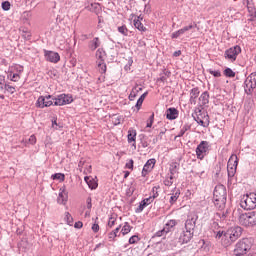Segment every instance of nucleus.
<instances>
[{
  "instance_id": "nucleus-1",
  "label": "nucleus",
  "mask_w": 256,
  "mask_h": 256,
  "mask_svg": "<svg viewBox=\"0 0 256 256\" xmlns=\"http://www.w3.org/2000/svg\"><path fill=\"white\" fill-rule=\"evenodd\" d=\"M214 205L217 209H225L227 204V188L225 185L218 184L213 192Z\"/></svg>"
},
{
  "instance_id": "nucleus-2",
  "label": "nucleus",
  "mask_w": 256,
  "mask_h": 256,
  "mask_svg": "<svg viewBox=\"0 0 256 256\" xmlns=\"http://www.w3.org/2000/svg\"><path fill=\"white\" fill-rule=\"evenodd\" d=\"M243 234V228L240 226H234L229 228L226 232H224L223 238H222V245L223 247H230V245H233L239 237Z\"/></svg>"
},
{
  "instance_id": "nucleus-3",
  "label": "nucleus",
  "mask_w": 256,
  "mask_h": 256,
  "mask_svg": "<svg viewBox=\"0 0 256 256\" xmlns=\"http://www.w3.org/2000/svg\"><path fill=\"white\" fill-rule=\"evenodd\" d=\"M239 225L242 227H256V211L242 213L238 217Z\"/></svg>"
},
{
  "instance_id": "nucleus-4",
  "label": "nucleus",
  "mask_w": 256,
  "mask_h": 256,
  "mask_svg": "<svg viewBox=\"0 0 256 256\" xmlns=\"http://www.w3.org/2000/svg\"><path fill=\"white\" fill-rule=\"evenodd\" d=\"M252 243L251 239L249 238H243L240 240L234 249V255L235 256H249L247 253L251 251Z\"/></svg>"
},
{
  "instance_id": "nucleus-5",
  "label": "nucleus",
  "mask_w": 256,
  "mask_h": 256,
  "mask_svg": "<svg viewBox=\"0 0 256 256\" xmlns=\"http://www.w3.org/2000/svg\"><path fill=\"white\" fill-rule=\"evenodd\" d=\"M240 207L244 211H251L256 208V194L250 193L244 195L240 200Z\"/></svg>"
},
{
  "instance_id": "nucleus-6",
  "label": "nucleus",
  "mask_w": 256,
  "mask_h": 256,
  "mask_svg": "<svg viewBox=\"0 0 256 256\" xmlns=\"http://www.w3.org/2000/svg\"><path fill=\"white\" fill-rule=\"evenodd\" d=\"M237 165H239V158L237 155L232 154L227 163L228 183L233 182V177H235V173H237Z\"/></svg>"
},
{
  "instance_id": "nucleus-7",
  "label": "nucleus",
  "mask_w": 256,
  "mask_h": 256,
  "mask_svg": "<svg viewBox=\"0 0 256 256\" xmlns=\"http://www.w3.org/2000/svg\"><path fill=\"white\" fill-rule=\"evenodd\" d=\"M105 59H107V53L103 48H99L96 51V63L100 73L107 72V64H105Z\"/></svg>"
},
{
  "instance_id": "nucleus-8",
  "label": "nucleus",
  "mask_w": 256,
  "mask_h": 256,
  "mask_svg": "<svg viewBox=\"0 0 256 256\" xmlns=\"http://www.w3.org/2000/svg\"><path fill=\"white\" fill-rule=\"evenodd\" d=\"M246 95H253L256 91V72H252L244 81Z\"/></svg>"
},
{
  "instance_id": "nucleus-9",
  "label": "nucleus",
  "mask_w": 256,
  "mask_h": 256,
  "mask_svg": "<svg viewBox=\"0 0 256 256\" xmlns=\"http://www.w3.org/2000/svg\"><path fill=\"white\" fill-rule=\"evenodd\" d=\"M239 54H241V46L236 45L227 49L224 52V57L228 61H231V63H235V61H237V57L239 56Z\"/></svg>"
},
{
  "instance_id": "nucleus-10",
  "label": "nucleus",
  "mask_w": 256,
  "mask_h": 256,
  "mask_svg": "<svg viewBox=\"0 0 256 256\" xmlns=\"http://www.w3.org/2000/svg\"><path fill=\"white\" fill-rule=\"evenodd\" d=\"M52 101H54L55 106L62 107L63 105L73 103V96L69 94H60L57 97H53Z\"/></svg>"
},
{
  "instance_id": "nucleus-11",
  "label": "nucleus",
  "mask_w": 256,
  "mask_h": 256,
  "mask_svg": "<svg viewBox=\"0 0 256 256\" xmlns=\"http://www.w3.org/2000/svg\"><path fill=\"white\" fill-rule=\"evenodd\" d=\"M209 142L208 141H201L200 144L196 148V157L203 161L207 153H209Z\"/></svg>"
},
{
  "instance_id": "nucleus-12",
  "label": "nucleus",
  "mask_w": 256,
  "mask_h": 256,
  "mask_svg": "<svg viewBox=\"0 0 256 256\" xmlns=\"http://www.w3.org/2000/svg\"><path fill=\"white\" fill-rule=\"evenodd\" d=\"M197 219H199V216L195 212H191L187 216V220L185 222V229L187 231H194L195 230V225H197Z\"/></svg>"
},
{
  "instance_id": "nucleus-13",
  "label": "nucleus",
  "mask_w": 256,
  "mask_h": 256,
  "mask_svg": "<svg viewBox=\"0 0 256 256\" xmlns=\"http://www.w3.org/2000/svg\"><path fill=\"white\" fill-rule=\"evenodd\" d=\"M53 96L47 95V96H40L36 101V107L38 109H45V107H51L53 105Z\"/></svg>"
},
{
  "instance_id": "nucleus-14",
  "label": "nucleus",
  "mask_w": 256,
  "mask_h": 256,
  "mask_svg": "<svg viewBox=\"0 0 256 256\" xmlns=\"http://www.w3.org/2000/svg\"><path fill=\"white\" fill-rule=\"evenodd\" d=\"M44 57L46 61H49L50 63H59V61H61V56H59V53L53 51L45 50Z\"/></svg>"
},
{
  "instance_id": "nucleus-15",
  "label": "nucleus",
  "mask_w": 256,
  "mask_h": 256,
  "mask_svg": "<svg viewBox=\"0 0 256 256\" xmlns=\"http://www.w3.org/2000/svg\"><path fill=\"white\" fill-rule=\"evenodd\" d=\"M155 163H157V160H155V158H151L145 163L142 169V177H147V175L151 173V171H153Z\"/></svg>"
},
{
  "instance_id": "nucleus-16",
  "label": "nucleus",
  "mask_w": 256,
  "mask_h": 256,
  "mask_svg": "<svg viewBox=\"0 0 256 256\" xmlns=\"http://www.w3.org/2000/svg\"><path fill=\"white\" fill-rule=\"evenodd\" d=\"M191 239H193V231L191 230L182 231L179 236V243H181V245H185L189 243Z\"/></svg>"
},
{
  "instance_id": "nucleus-17",
  "label": "nucleus",
  "mask_w": 256,
  "mask_h": 256,
  "mask_svg": "<svg viewBox=\"0 0 256 256\" xmlns=\"http://www.w3.org/2000/svg\"><path fill=\"white\" fill-rule=\"evenodd\" d=\"M127 139H128V143H133L132 147H134V149H137V144H136V140H137V130L130 128L128 130V135H127Z\"/></svg>"
},
{
  "instance_id": "nucleus-18",
  "label": "nucleus",
  "mask_w": 256,
  "mask_h": 256,
  "mask_svg": "<svg viewBox=\"0 0 256 256\" xmlns=\"http://www.w3.org/2000/svg\"><path fill=\"white\" fill-rule=\"evenodd\" d=\"M69 198V196L67 195V192L65 191V186H63L62 188H60L59 190V194H58V198H57V202L60 205H65L67 203V199Z\"/></svg>"
},
{
  "instance_id": "nucleus-19",
  "label": "nucleus",
  "mask_w": 256,
  "mask_h": 256,
  "mask_svg": "<svg viewBox=\"0 0 256 256\" xmlns=\"http://www.w3.org/2000/svg\"><path fill=\"white\" fill-rule=\"evenodd\" d=\"M175 225H177V221L175 220H169L167 223H166V227L167 228H163L161 231H158L156 233L157 237H163V234L164 233H169V227L170 229H173V227H175Z\"/></svg>"
},
{
  "instance_id": "nucleus-20",
  "label": "nucleus",
  "mask_w": 256,
  "mask_h": 256,
  "mask_svg": "<svg viewBox=\"0 0 256 256\" xmlns=\"http://www.w3.org/2000/svg\"><path fill=\"white\" fill-rule=\"evenodd\" d=\"M179 117V110L177 108H168L166 110V118L169 119V121H173Z\"/></svg>"
},
{
  "instance_id": "nucleus-21",
  "label": "nucleus",
  "mask_w": 256,
  "mask_h": 256,
  "mask_svg": "<svg viewBox=\"0 0 256 256\" xmlns=\"http://www.w3.org/2000/svg\"><path fill=\"white\" fill-rule=\"evenodd\" d=\"M179 167H180V165H179V163H177V162H172L171 164H170V167H169V173H168V175L170 176V177H177V175H179Z\"/></svg>"
},
{
  "instance_id": "nucleus-22",
  "label": "nucleus",
  "mask_w": 256,
  "mask_h": 256,
  "mask_svg": "<svg viewBox=\"0 0 256 256\" xmlns=\"http://www.w3.org/2000/svg\"><path fill=\"white\" fill-rule=\"evenodd\" d=\"M199 88L195 87L190 90V104L197 105V98L199 97Z\"/></svg>"
},
{
  "instance_id": "nucleus-23",
  "label": "nucleus",
  "mask_w": 256,
  "mask_h": 256,
  "mask_svg": "<svg viewBox=\"0 0 256 256\" xmlns=\"http://www.w3.org/2000/svg\"><path fill=\"white\" fill-rule=\"evenodd\" d=\"M198 103L200 107H205L206 105H209V92H203L198 98Z\"/></svg>"
},
{
  "instance_id": "nucleus-24",
  "label": "nucleus",
  "mask_w": 256,
  "mask_h": 256,
  "mask_svg": "<svg viewBox=\"0 0 256 256\" xmlns=\"http://www.w3.org/2000/svg\"><path fill=\"white\" fill-rule=\"evenodd\" d=\"M98 47H101V40L99 39V37H95L89 42L88 48L90 49V51H95L96 49H98Z\"/></svg>"
},
{
  "instance_id": "nucleus-25",
  "label": "nucleus",
  "mask_w": 256,
  "mask_h": 256,
  "mask_svg": "<svg viewBox=\"0 0 256 256\" xmlns=\"http://www.w3.org/2000/svg\"><path fill=\"white\" fill-rule=\"evenodd\" d=\"M86 9L88 11H91V13L99 14L101 12V4L99 3H91L86 6Z\"/></svg>"
},
{
  "instance_id": "nucleus-26",
  "label": "nucleus",
  "mask_w": 256,
  "mask_h": 256,
  "mask_svg": "<svg viewBox=\"0 0 256 256\" xmlns=\"http://www.w3.org/2000/svg\"><path fill=\"white\" fill-rule=\"evenodd\" d=\"M8 79H10V81H13L14 83H17V81H19V79H21V75L15 73L14 70H8V75H7Z\"/></svg>"
},
{
  "instance_id": "nucleus-27",
  "label": "nucleus",
  "mask_w": 256,
  "mask_h": 256,
  "mask_svg": "<svg viewBox=\"0 0 256 256\" xmlns=\"http://www.w3.org/2000/svg\"><path fill=\"white\" fill-rule=\"evenodd\" d=\"M84 181L87 183L89 189H95L96 187H98V184L95 181V179H93L89 176H85Z\"/></svg>"
},
{
  "instance_id": "nucleus-28",
  "label": "nucleus",
  "mask_w": 256,
  "mask_h": 256,
  "mask_svg": "<svg viewBox=\"0 0 256 256\" xmlns=\"http://www.w3.org/2000/svg\"><path fill=\"white\" fill-rule=\"evenodd\" d=\"M139 91H142V88L139 87V85L135 86L130 92V95L128 97L129 101H135V97H137Z\"/></svg>"
},
{
  "instance_id": "nucleus-29",
  "label": "nucleus",
  "mask_w": 256,
  "mask_h": 256,
  "mask_svg": "<svg viewBox=\"0 0 256 256\" xmlns=\"http://www.w3.org/2000/svg\"><path fill=\"white\" fill-rule=\"evenodd\" d=\"M119 231H121V225H119L117 228H115L108 234V239L110 241H115V238L117 237V233H119Z\"/></svg>"
},
{
  "instance_id": "nucleus-30",
  "label": "nucleus",
  "mask_w": 256,
  "mask_h": 256,
  "mask_svg": "<svg viewBox=\"0 0 256 256\" xmlns=\"http://www.w3.org/2000/svg\"><path fill=\"white\" fill-rule=\"evenodd\" d=\"M131 229H133V227L129 225V222H125L124 226L121 229L122 235H128V233H131Z\"/></svg>"
},
{
  "instance_id": "nucleus-31",
  "label": "nucleus",
  "mask_w": 256,
  "mask_h": 256,
  "mask_svg": "<svg viewBox=\"0 0 256 256\" xmlns=\"http://www.w3.org/2000/svg\"><path fill=\"white\" fill-rule=\"evenodd\" d=\"M179 195H181V190H176L175 193L172 194L170 197L169 203L173 205V203L177 202V199H179Z\"/></svg>"
},
{
  "instance_id": "nucleus-32",
  "label": "nucleus",
  "mask_w": 256,
  "mask_h": 256,
  "mask_svg": "<svg viewBox=\"0 0 256 256\" xmlns=\"http://www.w3.org/2000/svg\"><path fill=\"white\" fill-rule=\"evenodd\" d=\"M134 27L138 29V31H142V32L147 31V28L143 26V23H141V20H134Z\"/></svg>"
},
{
  "instance_id": "nucleus-33",
  "label": "nucleus",
  "mask_w": 256,
  "mask_h": 256,
  "mask_svg": "<svg viewBox=\"0 0 256 256\" xmlns=\"http://www.w3.org/2000/svg\"><path fill=\"white\" fill-rule=\"evenodd\" d=\"M189 129H191V125L189 124H184L182 126V128L180 129L179 134L177 135V137H183V135H185V133H187V131H189Z\"/></svg>"
},
{
  "instance_id": "nucleus-34",
  "label": "nucleus",
  "mask_w": 256,
  "mask_h": 256,
  "mask_svg": "<svg viewBox=\"0 0 256 256\" xmlns=\"http://www.w3.org/2000/svg\"><path fill=\"white\" fill-rule=\"evenodd\" d=\"M51 179H53L54 181L57 180V181L63 182V181H65V174H63V173L53 174L51 176Z\"/></svg>"
},
{
  "instance_id": "nucleus-35",
  "label": "nucleus",
  "mask_w": 256,
  "mask_h": 256,
  "mask_svg": "<svg viewBox=\"0 0 256 256\" xmlns=\"http://www.w3.org/2000/svg\"><path fill=\"white\" fill-rule=\"evenodd\" d=\"M0 89H5L8 93H10L11 95H13V93H15V91H17L15 89V86H11L9 84H5L4 86H1Z\"/></svg>"
},
{
  "instance_id": "nucleus-36",
  "label": "nucleus",
  "mask_w": 256,
  "mask_h": 256,
  "mask_svg": "<svg viewBox=\"0 0 256 256\" xmlns=\"http://www.w3.org/2000/svg\"><path fill=\"white\" fill-rule=\"evenodd\" d=\"M9 69L14 71V73H17V75H21V73H23V66L21 65L11 66Z\"/></svg>"
},
{
  "instance_id": "nucleus-37",
  "label": "nucleus",
  "mask_w": 256,
  "mask_h": 256,
  "mask_svg": "<svg viewBox=\"0 0 256 256\" xmlns=\"http://www.w3.org/2000/svg\"><path fill=\"white\" fill-rule=\"evenodd\" d=\"M118 33H121V35H124V37H127V35H129V29H127V26L125 25L119 26Z\"/></svg>"
},
{
  "instance_id": "nucleus-38",
  "label": "nucleus",
  "mask_w": 256,
  "mask_h": 256,
  "mask_svg": "<svg viewBox=\"0 0 256 256\" xmlns=\"http://www.w3.org/2000/svg\"><path fill=\"white\" fill-rule=\"evenodd\" d=\"M65 221L67 225H69L70 227H73V216H71V213L69 212L65 213Z\"/></svg>"
},
{
  "instance_id": "nucleus-39",
  "label": "nucleus",
  "mask_w": 256,
  "mask_h": 256,
  "mask_svg": "<svg viewBox=\"0 0 256 256\" xmlns=\"http://www.w3.org/2000/svg\"><path fill=\"white\" fill-rule=\"evenodd\" d=\"M175 179V177L173 176H169V174L167 175L166 179L164 180V185L166 187H171V185H173V180Z\"/></svg>"
},
{
  "instance_id": "nucleus-40",
  "label": "nucleus",
  "mask_w": 256,
  "mask_h": 256,
  "mask_svg": "<svg viewBox=\"0 0 256 256\" xmlns=\"http://www.w3.org/2000/svg\"><path fill=\"white\" fill-rule=\"evenodd\" d=\"M194 120L196 121V123H198V125H201V127H209V122H205L203 121V119H201V117L197 116L194 117Z\"/></svg>"
},
{
  "instance_id": "nucleus-41",
  "label": "nucleus",
  "mask_w": 256,
  "mask_h": 256,
  "mask_svg": "<svg viewBox=\"0 0 256 256\" xmlns=\"http://www.w3.org/2000/svg\"><path fill=\"white\" fill-rule=\"evenodd\" d=\"M141 241V238H139L137 235H133L129 238L128 243L129 245H135V243H139Z\"/></svg>"
},
{
  "instance_id": "nucleus-42",
  "label": "nucleus",
  "mask_w": 256,
  "mask_h": 256,
  "mask_svg": "<svg viewBox=\"0 0 256 256\" xmlns=\"http://www.w3.org/2000/svg\"><path fill=\"white\" fill-rule=\"evenodd\" d=\"M181 35H185V32H183L182 29H179L178 31H175L171 34V39H179Z\"/></svg>"
},
{
  "instance_id": "nucleus-43",
  "label": "nucleus",
  "mask_w": 256,
  "mask_h": 256,
  "mask_svg": "<svg viewBox=\"0 0 256 256\" xmlns=\"http://www.w3.org/2000/svg\"><path fill=\"white\" fill-rule=\"evenodd\" d=\"M191 29H197V23H193V24H190L188 26H184L183 28H181V30L184 32V33H187V31H191Z\"/></svg>"
},
{
  "instance_id": "nucleus-44",
  "label": "nucleus",
  "mask_w": 256,
  "mask_h": 256,
  "mask_svg": "<svg viewBox=\"0 0 256 256\" xmlns=\"http://www.w3.org/2000/svg\"><path fill=\"white\" fill-rule=\"evenodd\" d=\"M224 75H225V77L233 78V77H235V72L231 68H226L224 70Z\"/></svg>"
},
{
  "instance_id": "nucleus-45",
  "label": "nucleus",
  "mask_w": 256,
  "mask_h": 256,
  "mask_svg": "<svg viewBox=\"0 0 256 256\" xmlns=\"http://www.w3.org/2000/svg\"><path fill=\"white\" fill-rule=\"evenodd\" d=\"M22 37L23 39H25L26 41H29L31 39V32L28 31L27 29H23L22 30Z\"/></svg>"
},
{
  "instance_id": "nucleus-46",
  "label": "nucleus",
  "mask_w": 256,
  "mask_h": 256,
  "mask_svg": "<svg viewBox=\"0 0 256 256\" xmlns=\"http://www.w3.org/2000/svg\"><path fill=\"white\" fill-rule=\"evenodd\" d=\"M147 207V204L142 200L139 206L135 209V213H142L143 209Z\"/></svg>"
},
{
  "instance_id": "nucleus-47",
  "label": "nucleus",
  "mask_w": 256,
  "mask_h": 256,
  "mask_svg": "<svg viewBox=\"0 0 256 256\" xmlns=\"http://www.w3.org/2000/svg\"><path fill=\"white\" fill-rule=\"evenodd\" d=\"M115 223H117V217L111 216L108 220V227L112 229V227H115Z\"/></svg>"
},
{
  "instance_id": "nucleus-48",
  "label": "nucleus",
  "mask_w": 256,
  "mask_h": 256,
  "mask_svg": "<svg viewBox=\"0 0 256 256\" xmlns=\"http://www.w3.org/2000/svg\"><path fill=\"white\" fill-rule=\"evenodd\" d=\"M99 217H96L94 224L92 225L93 233H99Z\"/></svg>"
},
{
  "instance_id": "nucleus-49",
  "label": "nucleus",
  "mask_w": 256,
  "mask_h": 256,
  "mask_svg": "<svg viewBox=\"0 0 256 256\" xmlns=\"http://www.w3.org/2000/svg\"><path fill=\"white\" fill-rule=\"evenodd\" d=\"M112 122L114 125H121V116L114 115L112 117Z\"/></svg>"
},
{
  "instance_id": "nucleus-50",
  "label": "nucleus",
  "mask_w": 256,
  "mask_h": 256,
  "mask_svg": "<svg viewBox=\"0 0 256 256\" xmlns=\"http://www.w3.org/2000/svg\"><path fill=\"white\" fill-rule=\"evenodd\" d=\"M3 11H9L11 9V3L9 1L2 2Z\"/></svg>"
},
{
  "instance_id": "nucleus-51",
  "label": "nucleus",
  "mask_w": 256,
  "mask_h": 256,
  "mask_svg": "<svg viewBox=\"0 0 256 256\" xmlns=\"http://www.w3.org/2000/svg\"><path fill=\"white\" fill-rule=\"evenodd\" d=\"M208 73H210V75H213V77H221V71L219 70H208Z\"/></svg>"
},
{
  "instance_id": "nucleus-52",
  "label": "nucleus",
  "mask_w": 256,
  "mask_h": 256,
  "mask_svg": "<svg viewBox=\"0 0 256 256\" xmlns=\"http://www.w3.org/2000/svg\"><path fill=\"white\" fill-rule=\"evenodd\" d=\"M155 119V114H152L150 117H149V122H147V125L146 127L150 128V127H153V121Z\"/></svg>"
},
{
  "instance_id": "nucleus-53",
  "label": "nucleus",
  "mask_w": 256,
  "mask_h": 256,
  "mask_svg": "<svg viewBox=\"0 0 256 256\" xmlns=\"http://www.w3.org/2000/svg\"><path fill=\"white\" fill-rule=\"evenodd\" d=\"M133 164H134L133 159H130V160L126 163V165H125L126 169H130L131 171H133Z\"/></svg>"
},
{
  "instance_id": "nucleus-54",
  "label": "nucleus",
  "mask_w": 256,
  "mask_h": 256,
  "mask_svg": "<svg viewBox=\"0 0 256 256\" xmlns=\"http://www.w3.org/2000/svg\"><path fill=\"white\" fill-rule=\"evenodd\" d=\"M28 141L31 145H35V143H37V137H35V135H31Z\"/></svg>"
},
{
  "instance_id": "nucleus-55",
  "label": "nucleus",
  "mask_w": 256,
  "mask_h": 256,
  "mask_svg": "<svg viewBox=\"0 0 256 256\" xmlns=\"http://www.w3.org/2000/svg\"><path fill=\"white\" fill-rule=\"evenodd\" d=\"M142 201L146 204V206L151 205V203H153V197L150 196L149 198H145Z\"/></svg>"
},
{
  "instance_id": "nucleus-56",
  "label": "nucleus",
  "mask_w": 256,
  "mask_h": 256,
  "mask_svg": "<svg viewBox=\"0 0 256 256\" xmlns=\"http://www.w3.org/2000/svg\"><path fill=\"white\" fill-rule=\"evenodd\" d=\"M141 105H143V98H139L136 102V108L141 109Z\"/></svg>"
},
{
  "instance_id": "nucleus-57",
  "label": "nucleus",
  "mask_w": 256,
  "mask_h": 256,
  "mask_svg": "<svg viewBox=\"0 0 256 256\" xmlns=\"http://www.w3.org/2000/svg\"><path fill=\"white\" fill-rule=\"evenodd\" d=\"M75 229H82L83 228V222L78 221L74 224Z\"/></svg>"
},
{
  "instance_id": "nucleus-58",
  "label": "nucleus",
  "mask_w": 256,
  "mask_h": 256,
  "mask_svg": "<svg viewBox=\"0 0 256 256\" xmlns=\"http://www.w3.org/2000/svg\"><path fill=\"white\" fill-rule=\"evenodd\" d=\"M224 235H225L224 232L218 231L217 234H216V239H221V242H222Z\"/></svg>"
},
{
  "instance_id": "nucleus-59",
  "label": "nucleus",
  "mask_w": 256,
  "mask_h": 256,
  "mask_svg": "<svg viewBox=\"0 0 256 256\" xmlns=\"http://www.w3.org/2000/svg\"><path fill=\"white\" fill-rule=\"evenodd\" d=\"M157 81H160L161 83H165V82L167 81V76L162 75L161 77H159V78L157 79Z\"/></svg>"
},
{
  "instance_id": "nucleus-60",
  "label": "nucleus",
  "mask_w": 256,
  "mask_h": 256,
  "mask_svg": "<svg viewBox=\"0 0 256 256\" xmlns=\"http://www.w3.org/2000/svg\"><path fill=\"white\" fill-rule=\"evenodd\" d=\"M86 203H87V209H91V207H93V204L91 203V197L87 198Z\"/></svg>"
},
{
  "instance_id": "nucleus-61",
  "label": "nucleus",
  "mask_w": 256,
  "mask_h": 256,
  "mask_svg": "<svg viewBox=\"0 0 256 256\" xmlns=\"http://www.w3.org/2000/svg\"><path fill=\"white\" fill-rule=\"evenodd\" d=\"M180 55H181V50L175 51L173 53V57H180Z\"/></svg>"
},
{
  "instance_id": "nucleus-62",
  "label": "nucleus",
  "mask_w": 256,
  "mask_h": 256,
  "mask_svg": "<svg viewBox=\"0 0 256 256\" xmlns=\"http://www.w3.org/2000/svg\"><path fill=\"white\" fill-rule=\"evenodd\" d=\"M165 131L166 130H162V131H160V133L158 134V138L161 140V139H163V134L165 133Z\"/></svg>"
},
{
  "instance_id": "nucleus-63",
  "label": "nucleus",
  "mask_w": 256,
  "mask_h": 256,
  "mask_svg": "<svg viewBox=\"0 0 256 256\" xmlns=\"http://www.w3.org/2000/svg\"><path fill=\"white\" fill-rule=\"evenodd\" d=\"M0 85H5V76H0Z\"/></svg>"
},
{
  "instance_id": "nucleus-64",
  "label": "nucleus",
  "mask_w": 256,
  "mask_h": 256,
  "mask_svg": "<svg viewBox=\"0 0 256 256\" xmlns=\"http://www.w3.org/2000/svg\"><path fill=\"white\" fill-rule=\"evenodd\" d=\"M171 76V71H164V77H170Z\"/></svg>"
}]
</instances>
